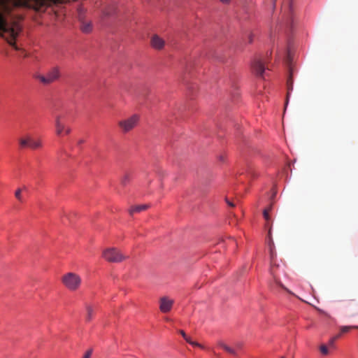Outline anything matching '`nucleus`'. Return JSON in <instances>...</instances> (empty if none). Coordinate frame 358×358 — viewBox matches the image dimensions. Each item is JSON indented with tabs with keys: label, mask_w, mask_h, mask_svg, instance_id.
Segmentation results:
<instances>
[{
	"label": "nucleus",
	"mask_w": 358,
	"mask_h": 358,
	"mask_svg": "<svg viewBox=\"0 0 358 358\" xmlns=\"http://www.w3.org/2000/svg\"><path fill=\"white\" fill-rule=\"evenodd\" d=\"M83 143V141H79V143Z\"/></svg>",
	"instance_id": "34"
},
{
	"label": "nucleus",
	"mask_w": 358,
	"mask_h": 358,
	"mask_svg": "<svg viewBox=\"0 0 358 358\" xmlns=\"http://www.w3.org/2000/svg\"><path fill=\"white\" fill-rule=\"evenodd\" d=\"M151 45L152 46L157 50H160L164 48L165 45V41L163 38H160L158 35H154L151 38Z\"/></svg>",
	"instance_id": "11"
},
{
	"label": "nucleus",
	"mask_w": 358,
	"mask_h": 358,
	"mask_svg": "<svg viewBox=\"0 0 358 358\" xmlns=\"http://www.w3.org/2000/svg\"><path fill=\"white\" fill-rule=\"evenodd\" d=\"M15 196L20 201H22L20 189H18L15 191Z\"/></svg>",
	"instance_id": "24"
},
{
	"label": "nucleus",
	"mask_w": 358,
	"mask_h": 358,
	"mask_svg": "<svg viewBox=\"0 0 358 358\" xmlns=\"http://www.w3.org/2000/svg\"><path fill=\"white\" fill-rule=\"evenodd\" d=\"M63 285L70 291H76L81 285L82 279L76 273L69 272L62 277Z\"/></svg>",
	"instance_id": "3"
},
{
	"label": "nucleus",
	"mask_w": 358,
	"mask_h": 358,
	"mask_svg": "<svg viewBox=\"0 0 358 358\" xmlns=\"http://www.w3.org/2000/svg\"><path fill=\"white\" fill-rule=\"evenodd\" d=\"M65 116L62 114H57L55 115V127L57 136H61L63 133L69 134L71 129L65 123Z\"/></svg>",
	"instance_id": "5"
},
{
	"label": "nucleus",
	"mask_w": 358,
	"mask_h": 358,
	"mask_svg": "<svg viewBox=\"0 0 358 358\" xmlns=\"http://www.w3.org/2000/svg\"><path fill=\"white\" fill-rule=\"evenodd\" d=\"M2 6H3V8H4L5 10H8V6H7V5H6L5 3H3V5H2Z\"/></svg>",
	"instance_id": "31"
},
{
	"label": "nucleus",
	"mask_w": 358,
	"mask_h": 358,
	"mask_svg": "<svg viewBox=\"0 0 358 358\" xmlns=\"http://www.w3.org/2000/svg\"><path fill=\"white\" fill-rule=\"evenodd\" d=\"M150 208V205L148 204H142V205H138V206H131L129 209V213L131 215H134L135 213H139L142 211L146 210Z\"/></svg>",
	"instance_id": "12"
},
{
	"label": "nucleus",
	"mask_w": 358,
	"mask_h": 358,
	"mask_svg": "<svg viewBox=\"0 0 358 358\" xmlns=\"http://www.w3.org/2000/svg\"><path fill=\"white\" fill-rule=\"evenodd\" d=\"M92 350H88L85 355H84V357L83 358H90L91 355H92Z\"/></svg>",
	"instance_id": "26"
},
{
	"label": "nucleus",
	"mask_w": 358,
	"mask_h": 358,
	"mask_svg": "<svg viewBox=\"0 0 358 358\" xmlns=\"http://www.w3.org/2000/svg\"><path fill=\"white\" fill-rule=\"evenodd\" d=\"M174 301L167 296H163L159 300V309L162 313L169 312L173 305Z\"/></svg>",
	"instance_id": "8"
},
{
	"label": "nucleus",
	"mask_w": 358,
	"mask_h": 358,
	"mask_svg": "<svg viewBox=\"0 0 358 358\" xmlns=\"http://www.w3.org/2000/svg\"><path fill=\"white\" fill-rule=\"evenodd\" d=\"M219 345L224 350H225L226 352H227L228 353L231 354V355H233L234 356H236L237 355V353H236V349H234L233 348H231L227 345H225L224 343H219Z\"/></svg>",
	"instance_id": "17"
},
{
	"label": "nucleus",
	"mask_w": 358,
	"mask_h": 358,
	"mask_svg": "<svg viewBox=\"0 0 358 358\" xmlns=\"http://www.w3.org/2000/svg\"><path fill=\"white\" fill-rule=\"evenodd\" d=\"M21 30L20 26L17 22L8 23L0 13V36L4 38L8 43L17 49L15 40Z\"/></svg>",
	"instance_id": "1"
},
{
	"label": "nucleus",
	"mask_w": 358,
	"mask_h": 358,
	"mask_svg": "<svg viewBox=\"0 0 358 358\" xmlns=\"http://www.w3.org/2000/svg\"><path fill=\"white\" fill-rule=\"evenodd\" d=\"M179 333L182 335V336L185 338V339H187V335L185 333L184 331L182 330H180L179 331Z\"/></svg>",
	"instance_id": "27"
},
{
	"label": "nucleus",
	"mask_w": 358,
	"mask_h": 358,
	"mask_svg": "<svg viewBox=\"0 0 358 358\" xmlns=\"http://www.w3.org/2000/svg\"><path fill=\"white\" fill-rule=\"evenodd\" d=\"M29 136H27L26 138H21L19 139V143H20L21 148H24L26 147H29Z\"/></svg>",
	"instance_id": "19"
},
{
	"label": "nucleus",
	"mask_w": 358,
	"mask_h": 358,
	"mask_svg": "<svg viewBox=\"0 0 358 358\" xmlns=\"http://www.w3.org/2000/svg\"><path fill=\"white\" fill-rule=\"evenodd\" d=\"M320 350L323 355H327L329 354L328 348L324 344H322L320 346Z\"/></svg>",
	"instance_id": "21"
},
{
	"label": "nucleus",
	"mask_w": 358,
	"mask_h": 358,
	"mask_svg": "<svg viewBox=\"0 0 358 358\" xmlns=\"http://www.w3.org/2000/svg\"><path fill=\"white\" fill-rule=\"evenodd\" d=\"M85 309H86V317H85V319H86L87 322H90L93 318L95 310L90 305H86Z\"/></svg>",
	"instance_id": "14"
},
{
	"label": "nucleus",
	"mask_w": 358,
	"mask_h": 358,
	"mask_svg": "<svg viewBox=\"0 0 358 358\" xmlns=\"http://www.w3.org/2000/svg\"><path fill=\"white\" fill-rule=\"evenodd\" d=\"M341 337V334H336V336H334V337H332L328 342V345L330 347V348H334V343H335V341L338 339L339 338Z\"/></svg>",
	"instance_id": "20"
},
{
	"label": "nucleus",
	"mask_w": 358,
	"mask_h": 358,
	"mask_svg": "<svg viewBox=\"0 0 358 358\" xmlns=\"http://www.w3.org/2000/svg\"><path fill=\"white\" fill-rule=\"evenodd\" d=\"M185 341H186L187 342H188L189 344H190V342H192V341H191L190 338H189V337H188L187 336V339H185Z\"/></svg>",
	"instance_id": "30"
},
{
	"label": "nucleus",
	"mask_w": 358,
	"mask_h": 358,
	"mask_svg": "<svg viewBox=\"0 0 358 358\" xmlns=\"http://www.w3.org/2000/svg\"><path fill=\"white\" fill-rule=\"evenodd\" d=\"M226 200V202L227 203V204L231 206V207H234L235 205L231 202L230 201H229L227 199H225Z\"/></svg>",
	"instance_id": "28"
},
{
	"label": "nucleus",
	"mask_w": 358,
	"mask_h": 358,
	"mask_svg": "<svg viewBox=\"0 0 358 358\" xmlns=\"http://www.w3.org/2000/svg\"><path fill=\"white\" fill-rule=\"evenodd\" d=\"M140 120L138 115L134 114L129 117L118 122V126L124 133H127L135 128Z\"/></svg>",
	"instance_id": "6"
},
{
	"label": "nucleus",
	"mask_w": 358,
	"mask_h": 358,
	"mask_svg": "<svg viewBox=\"0 0 358 358\" xmlns=\"http://www.w3.org/2000/svg\"><path fill=\"white\" fill-rule=\"evenodd\" d=\"M220 1H222V3H227L229 1V0H220Z\"/></svg>",
	"instance_id": "32"
},
{
	"label": "nucleus",
	"mask_w": 358,
	"mask_h": 358,
	"mask_svg": "<svg viewBox=\"0 0 358 358\" xmlns=\"http://www.w3.org/2000/svg\"><path fill=\"white\" fill-rule=\"evenodd\" d=\"M275 257H276V254L275 252L273 251V249L271 248V250H270V257H271V273L272 275H273V278L275 281V282L279 285L282 289L287 290V289L284 287V285L278 280L277 278H276V275L275 274V272H274V270H273V267H274V265H275Z\"/></svg>",
	"instance_id": "10"
},
{
	"label": "nucleus",
	"mask_w": 358,
	"mask_h": 358,
	"mask_svg": "<svg viewBox=\"0 0 358 358\" xmlns=\"http://www.w3.org/2000/svg\"><path fill=\"white\" fill-rule=\"evenodd\" d=\"M102 257L111 263H120L127 258V256L122 253L115 248H110L104 250Z\"/></svg>",
	"instance_id": "4"
},
{
	"label": "nucleus",
	"mask_w": 358,
	"mask_h": 358,
	"mask_svg": "<svg viewBox=\"0 0 358 358\" xmlns=\"http://www.w3.org/2000/svg\"><path fill=\"white\" fill-rule=\"evenodd\" d=\"M287 98H286V102H285V107L287 106V105L288 103V100H289L290 92L293 90V83H292L291 78L287 80Z\"/></svg>",
	"instance_id": "18"
},
{
	"label": "nucleus",
	"mask_w": 358,
	"mask_h": 358,
	"mask_svg": "<svg viewBox=\"0 0 358 358\" xmlns=\"http://www.w3.org/2000/svg\"><path fill=\"white\" fill-rule=\"evenodd\" d=\"M240 348H241V345H237L236 349H240Z\"/></svg>",
	"instance_id": "33"
},
{
	"label": "nucleus",
	"mask_w": 358,
	"mask_h": 358,
	"mask_svg": "<svg viewBox=\"0 0 358 358\" xmlns=\"http://www.w3.org/2000/svg\"><path fill=\"white\" fill-rule=\"evenodd\" d=\"M29 147L31 149H37L42 146V143L40 140H34L30 136L29 138Z\"/></svg>",
	"instance_id": "15"
},
{
	"label": "nucleus",
	"mask_w": 358,
	"mask_h": 358,
	"mask_svg": "<svg viewBox=\"0 0 358 358\" xmlns=\"http://www.w3.org/2000/svg\"><path fill=\"white\" fill-rule=\"evenodd\" d=\"M252 69L257 76L262 78L265 71L264 62L259 58H256L252 63Z\"/></svg>",
	"instance_id": "7"
},
{
	"label": "nucleus",
	"mask_w": 358,
	"mask_h": 358,
	"mask_svg": "<svg viewBox=\"0 0 358 358\" xmlns=\"http://www.w3.org/2000/svg\"><path fill=\"white\" fill-rule=\"evenodd\" d=\"M340 331L338 334H341V336L346 333H348L351 329H358V326H341L339 328Z\"/></svg>",
	"instance_id": "16"
},
{
	"label": "nucleus",
	"mask_w": 358,
	"mask_h": 358,
	"mask_svg": "<svg viewBox=\"0 0 358 358\" xmlns=\"http://www.w3.org/2000/svg\"><path fill=\"white\" fill-rule=\"evenodd\" d=\"M61 76L60 68L57 66L48 69L44 74H36L35 78L43 85H50L59 79Z\"/></svg>",
	"instance_id": "2"
},
{
	"label": "nucleus",
	"mask_w": 358,
	"mask_h": 358,
	"mask_svg": "<svg viewBox=\"0 0 358 358\" xmlns=\"http://www.w3.org/2000/svg\"><path fill=\"white\" fill-rule=\"evenodd\" d=\"M348 307L350 309V315L355 316L358 315V303L355 300H350L348 303Z\"/></svg>",
	"instance_id": "13"
},
{
	"label": "nucleus",
	"mask_w": 358,
	"mask_h": 358,
	"mask_svg": "<svg viewBox=\"0 0 358 358\" xmlns=\"http://www.w3.org/2000/svg\"><path fill=\"white\" fill-rule=\"evenodd\" d=\"M190 345H192V346H196V347H199L201 348H203V346L196 342H194V341H192V342H190Z\"/></svg>",
	"instance_id": "25"
},
{
	"label": "nucleus",
	"mask_w": 358,
	"mask_h": 358,
	"mask_svg": "<svg viewBox=\"0 0 358 358\" xmlns=\"http://www.w3.org/2000/svg\"><path fill=\"white\" fill-rule=\"evenodd\" d=\"M271 208V207H269V208H266V209L264 210V212H263L264 217V219H265L267 222H268V220H269V219H270V218H269V214H268V213H269V211H270Z\"/></svg>",
	"instance_id": "23"
},
{
	"label": "nucleus",
	"mask_w": 358,
	"mask_h": 358,
	"mask_svg": "<svg viewBox=\"0 0 358 358\" xmlns=\"http://www.w3.org/2000/svg\"><path fill=\"white\" fill-rule=\"evenodd\" d=\"M130 180V176L129 174H125L122 180H121V183L122 185H126Z\"/></svg>",
	"instance_id": "22"
},
{
	"label": "nucleus",
	"mask_w": 358,
	"mask_h": 358,
	"mask_svg": "<svg viewBox=\"0 0 358 358\" xmlns=\"http://www.w3.org/2000/svg\"><path fill=\"white\" fill-rule=\"evenodd\" d=\"M281 358H285V357H281Z\"/></svg>",
	"instance_id": "35"
},
{
	"label": "nucleus",
	"mask_w": 358,
	"mask_h": 358,
	"mask_svg": "<svg viewBox=\"0 0 358 358\" xmlns=\"http://www.w3.org/2000/svg\"><path fill=\"white\" fill-rule=\"evenodd\" d=\"M80 29L85 34H89L92 31V24L90 21L85 20L82 15H79Z\"/></svg>",
	"instance_id": "9"
},
{
	"label": "nucleus",
	"mask_w": 358,
	"mask_h": 358,
	"mask_svg": "<svg viewBox=\"0 0 358 358\" xmlns=\"http://www.w3.org/2000/svg\"><path fill=\"white\" fill-rule=\"evenodd\" d=\"M252 35L250 34L249 35V43H252Z\"/></svg>",
	"instance_id": "29"
}]
</instances>
